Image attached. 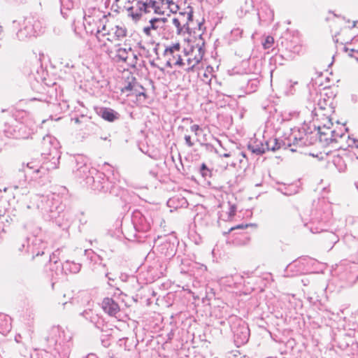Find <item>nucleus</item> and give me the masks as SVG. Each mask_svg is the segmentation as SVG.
I'll return each instance as SVG.
<instances>
[{"mask_svg":"<svg viewBox=\"0 0 358 358\" xmlns=\"http://www.w3.org/2000/svg\"><path fill=\"white\" fill-rule=\"evenodd\" d=\"M190 130L192 132L194 133L195 136H197L199 131H201L202 129L198 124H193L190 127Z\"/></svg>","mask_w":358,"mask_h":358,"instance_id":"obj_16","label":"nucleus"},{"mask_svg":"<svg viewBox=\"0 0 358 358\" xmlns=\"http://www.w3.org/2000/svg\"><path fill=\"white\" fill-rule=\"evenodd\" d=\"M167 3H179V0H167Z\"/></svg>","mask_w":358,"mask_h":358,"instance_id":"obj_21","label":"nucleus"},{"mask_svg":"<svg viewBox=\"0 0 358 358\" xmlns=\"http://www.w3.org/2000/svg\"><path fill=\"white\" fill-rule=\"evenodd\" d=\"M204 45L203 42L201 44L197 43L192 45L189 50L185 51L183 54V62L182 63V69L185 71H194L203 66L202 62L204 50L202 46Z\"/></svg>","mask_w":358,"mask_h":358,"instance_id":"obj_2","label":"nucleus"},{"mask_svg":"<svg viewBox=\"0 0 358 358\" xmlns=\"http://www.w3.org/2000/svg\"><path fill=\"white\" fill-rule=\"evenodd\" d=\"M169 21L166 17H155L150 20V24L143 28L145 35L151 36L155 34H161L168 28Z\"/></svg>","mask_w":358,"mask_h":358,"instance_id":"obj_4","label":"nucleus"},{"mask_svg":"<svg viewBox=\"0 0 358 358\" xmlns=\"http://www.w3.org/2000/svg\"><path fill=\"white\" fill-rule=\"evenodd\" d=\"M185 140L186 144L189 147H192L194 145V142L192 141L191 136L189 135H186L185 136Z\"/></svg>","mask_w":358,"mask_h":358,"instance_id":"obj_17","label":"nucleus"},{"mask_svg":"<svg viewBox=\"0 0 358 358\" xmlns=\"http://www.w3.org/2000/svg\"><path fill=\"white\" fill-rule=\"evenodd\" d=\"M187 17L188 21H192V11H189L187 13Z\"/></svg>","mask_w":358,"mask_h":358,"instance_id":"obj_19","label":"nucleus"},{"mask_svg":"<svg viewBox=\"0 0 358 358\" xmlns=\"http://www.w3.org/2000/svg\"><path fill=\"white\" fill-rule=\"evenodd\" d=\"M102 308L111 316H115L120 311V307L112 299L106 298L102 301Z\"/></svg>","mask_w":358,"mask_h":358,"instance_id":"obj_8","label":"nucleus"},{"mask_svg":"<svg viewBox=\"0 0 358 358\" xmlns=\"http://www.w3.org/2000/svg\"><path fill=\"white\" fill-rule=\"evenodd\" d=\"M121 92L127 96H135L136 101H144L146 94L144 90L136 82L134 77H131V80L124 87H122Z\"/></svg>","mask_w":358,"mask_h":358,"instance_id":"obj_5","label":"nucleus"},{"mask_svg":"<svg viewBox=\"0 0 358 358\" xmlns=\"http://www.w3.org/2000/svg\"><path fill=\"white\" fill-rule=\"evenodd\" d=\"M116 57L118 61L124 62L127 67L131 68H134L138 61L137 56L131 48H118Z\"/></svg>","mask_w":358,"mask_h":358,"instance_id":"obj_7","label":"nucleus"},{"mask_svg":"<svg viewBox=\"0 0 358 358\" xmlns=\"http://www.w3.org/2000/svg\"><path fill=\"white\" fill-rule=\"evenodd\" d=\"M168 8H169L170 11L173 13H179L180 15H182L183 13L180 11V4L178 3H167Z\"/></svg>","mask_w":358,"mask_h":358,"instance_id":"obj_12","label":"nucleus"},{"mask_svg":"<svg viewBox=\"0 0 358 358\" xmlns=\"http://www.w3.org/2000/svg\"><path fill=\"white\" fill-rule=\"evenodd\" d=\"M127 29L110 21H107L96 33L100 48L110 55L120 45V41L126 36Z\"/></svg>","mask_w":358,"mask_h":358,"instance_id":"obj_1","label":"nucleus"},{"mask_svg":"<svg viewBox=\"0 0 358 358\" xmlns=\"http://www.w3.org/2000/svg\"><path fill=\"white\" fill-rule=\"evenodd\" d=\"M349 141L350 142L348 143V146H351V147H358V142L355 141L354 139H349Z\"/></svg>","mask_w":358,"mask_h":358,"instance_id":"obj_18","label":"nucleus"},{"mask_svg":"<svg viewBox=\"0 0 358 358\" xmlns=\"http://www.w3.org/2000/svg\"><path fill=\"white\" fill-rule=\"evenodd\" d=\"M201 173L203 177L210 175V171L205 164H202L201 166Z\"/></svg>","mask_w":358,"mask_h":358,"instance_id":"obj_15","label":"nucleus"},{"mask_svg":"<svg viewBox=\"0 0 358 358\" xmlns=\"http://www.w3.org/2000/svg\"><path fill=\"white\" fill-rule=\"evenodd\" d=\"M180 50V45L178 43H174L165 49L164 57L167 66L182 68L183 55H181Z\"/></svg>","mask_w":358,"mask_h":358,"instance_id":"obj_3","label":"nucleus"},{"mask_svg":"<svg viewBox=\"0 0 358 358\" xmlns=\"http://www.w3.org/2000/svg\"><path fill=\"white\" fill-rule=\"evenodd\" d=\"M274 43V38L273 36H268L263 43V47L264 49H269L271 48Z\"/></svg>","mask_w":358,"mask_h":358,"instance_id":"obj_13","label":"nucleus"},{"mask_svg":"<svg viewBox=\"0 0 358 358\" xmlns=\"http://www.w3.org/2000/svg\"><path fill=\"white\" fill-rule=\"evenodd\" d=\"M171 23L174 25L176 32L180 34L182 30L183 25L181 23L180 17H176L172 18Z\"/></svg>","mask_w":358,"mask_h":358,"instance_id":"obj_11","label":"nucleus"},{"mask_svg":"<svg viewBox=\"0 0 358 358\" xmlns=\"http://www.w3.org/2000/svg\"><path fill=\"white\" fill-rule=\"evenodd\" d=\"M250 226H255V224H238V225H236L235 227H231L227 232H226L225 234H229V232L235 230V229H247L248 227H250Z\"/></svg>","mask_w":358,"mask_h":358,"instance_id":"obj_14","label":"nucleus"},{"mask_svg":"<svg viewBox=\"0 0 358 358\" xmlns=\"http://www.w3.org/2000/svg\"><path fill=\"white\" fill-rule=\"evenodd\" d=\"M136 1L138 11L131 12V16L134 20H138L143 14L150 13L152 10L158 13L155 0H136Z\"/></svg>","mask_w":358,"mask_h":358,"instance_id":"obj_6","label":"nucleus"},{"mask_svg":"<svg viewBox=\"0 0 358 358\" xmlns=\"http://www.w3.org/2000/svg\"><path fill=\"white\" fill-rule=\"evenodd\" d=\"M213 77H214V70H213V68L211 66H210V65H207L205 67V69L203 70V72L202 73L201 80L205 83H206L208 85H210V83H211L212 78Z\"/></svg>","mask_w":358,"mask_h":358,"instance_id":"obj_10","label":"nucleus"},{"mask_svg":"<svg viewBox=\"0 0 358 358\" xmlns=\"http://www.w3.org/2000/svg\"><path fill=\"white\" fill-rule=\"evenodd\" d=\"M221 156L224 157H229L231 156V154L230 153H224Z\"/></svg>","mask_w":358,"mask_h":358,"instance_id":"obj_22","label":"nucleus"},{"mask_svg":"<svg viewBox=\"0 0 358 358\" xmlns=\"http://www.w3.org/2000/svg\"><path fill=\"white\" fill-rule=\"evenodd\" d=\"M273 141L275 142V146L273 147V148H271V150L274 151V150H278V149L280 148V146H279V145H277V144H278V143H277V142H276V141H277V140H276V139H274Z\"/></svg>","mask_w":358,"mask_h":358,"instance_id":"obj_20","label":"nucleus"},{"mask_svg":"<svg viewBox=\"0 0 358 358\" xmlns=\"http://www.w3.org/2000/svg\"><path fill=\"white\" fill-rule=\"evenodd\" d=\"M338 149H345V148H343V146L341 145L338 147Z\"/></svg>","mask_w":358,"mask_h":358,"instance_id":"obj_23","label":"nucleus"},{"mask_svg":"<svg viewBox=\"0 0 358 358\" xmlns=\"http://www.w3.org/2000/svg\"><path fill=\"white\" fill-rule=\"evenodd\" d=\"M100 115L104 120L110 122L118 120L120 117L117 112L110 108H102L100 111Z\"/></svg>","mask_w":358,"mask_h":358,"instance_id":"obj_9","label":"nucleus"}]
</instances>
